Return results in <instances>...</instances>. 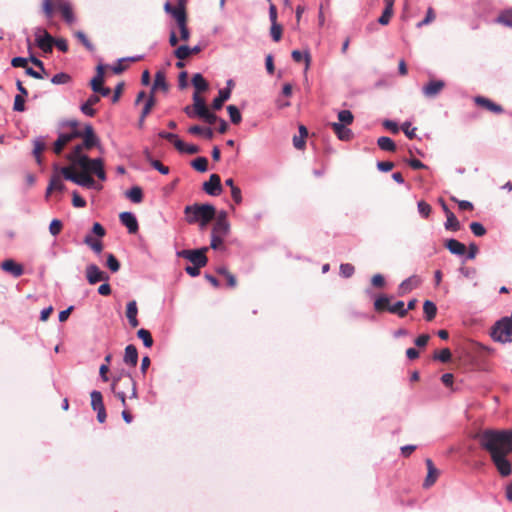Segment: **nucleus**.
Wrapping results in <instances>:
<instances>
[{
  "instance_id": "nucleus-24",
  "label": "nucleus",
  "mask_w": 512,
  "mask_h": 512,
  "mask_svg": "<svg viewBox=\"0 0 512 512\" xmlns=\"http://www.w3.org/2000/svg\"><path fill=\"white\" fill-rule=\"evenodd\" d=\"M137 314H138V308H137L136 301H134V300L130 301L127 304L126 317H127L129 324L132 328H136L139 325V321L137 319Z\"/></svg>"
},
{
  "instance_id": "nucleus-3",
  "label": "nucleus",
  "mask_w": 512,
  "mask_h": 512,
  "mask_svg": "<svg viewBox=\"0 0 512 512\" xmlns=\"http://www.w3.org/2000/svg\"><path fill=\"white\" fill-rule=\"evenodd\" d=\"M184 214L188 224L198 223L203 229L216 217V209L211 204L195 203L186 206L184 208Z\"/></svg>"
},
{
  "instance_id": "nucleus-59",
  "label": "nucleus",
  "mask_w": 512,
  "mask_h": 512,
  "mask_svg": "<svg viewBox=\"0 0 512 512\" xmlns=\"http://www.w3.org/2000/svg\"><path fill=\"white\" fill-rule=\"evenodd\" d=\"M175 57H177L179 60H184L191 56L190 54V47L187 45H181L174 51Z\"/></svg>"
},
{
  "instance_id": "nucleus-6",
  "label": "nucleus",
  "mask_w": 512,
  "mask_h": 512,
  "mask_svg": "<svg viewBox=\"0 0 512 512\" xmlns=\"http://www.w3.org/2000/svg\"><path fill=\"white\" fill-rule=\"evenodd\" d=\"M512 336V316L503 317L492 327L491 337L498 342H509Z\"/></svg>"
},
{
  "instance_id": "nucleus-58",
  "label": "nucleus",
  "mask_w": 512,
  "mask_h": 512,
  "mask_svg": "<svg viewBox=\"0 0 512 512\" xmlns=\"http://www.w3.org/2000/svg\"><path fill=\"white\" fill-rule=\"evenodd\" d=\"M435 18H436V15H435L434 9L432 7H429L428 10H427L425 18L422 21H420L419 23H417L416 26L418 28H421V27H423L425 25H428V24L432 23L435 20Z\"/></svg>"
},
{
  "instance_id": "nucleus-37",
  "label": "nucleus",
  "mask_w": 512,
  "mask_h": 512,
  "mask_svg": "<svg viewBox=\"0 0 512 512\" xmlns=\"http://www.w3.org/2000/svg\"><path fill=\"white\" fill-rule=\"evenodd\" d=\"M423 311H424L425 319L427 321H432L436 316L437 307L432 301L426 300L423 304Z\"/></svg>"
},
{
  "instance_id": "nucleus-2",
  "label": "nucleus",
  "mask_w": 512,
  "mask_h": 512,
  "mask_svg": "<svg viewBox=\"0 0 512 512\" xmlns=\"http://www.w3.org/2000/svg\"><path fill=\"white\" fill-rule=\"evenodd\" d=\"M482 449L490 456L512 452V429H486L476 435Z\"/></svg>"
},
{
  "instance_id": "nucleus-16",
  "label": "nucleus",
  "mask_w": 512,
  "mask_h": 512,
  "mask_svg": "<svg viewBox=\"0 0 512 512\" xmlns=\"http://www.w3.org/2000/svg\"><path fill=\"white\" fill-rule=\"evenodd\" d=\"M188 0H177L176 6H173L170 2L164 4V10L172 17L187 16L186 5Z\"/></svg>"
},
{
  "instance_id": "nucleus-28",
  "label": "nucleus",
  "mask_w": 512,
  "mask_h": 512,
  "mask_svg": "<svg viewBox=\"0 0 512 512\" xmlns=\"http://www.w3.org/2000/svg\"><path fill=\"white\" fill-rule=\"evenodd\" d=\"M96 71V75L90 81V86L94 93L100 90L104 83V67L102 65H98Z\"/></svg>"
},
{
  "instance_id": "nucleus-38",
  "label": "nucleus",
  "mask_w": 512,
  "mask_h": 512,
  "mask_svg": "<svg viewBox=\"0 0 512 512\" xmlns=\"http://www.w3.org/2000/svg\"><path fill=\"white\" fill-rule=\"evenodd\" d=\"M390 298L388 296L382 295L378 297L374 302V308L377 312L388 311L390 308Z\"/></svg>"
},
{
  "instance_id": "nucleus-42",
  "label": "nucleus",
  "mask_w": 512,
  "mask_h": 512,
  "mask_svg": "<svg viewBox=\"0 0 512 512\" xmlns=\"http://www.w3.org/2000/svg\"><path fill=\"white\" fill-rule=\"evenodd\" d=\"M90 396H91V406L94 411L105 407L104 403H103V397H102L101 392L94 390L91 392Z\"/></svg>"
},
{
  "instance_id": "nucleus-4",
  "label": "nucleus",
  "mask_w": 512,
  "mask_h": 512,
  "mask_svg": "<svg viewBox=\"0 0 512 512\" xmlns=\"http://www.w3.org/2000/svg\"><path fill=\"white\" fill-rule=\"evenodd\" d=\"M42 9L47 18H51L54 11H58L66 23L75 22L72 5L67 0H43Z\"/></svg>"
},
{
  "instance_id": "nucleus-7",
  "label": "nucleus",
  "mask_w": 512,
  "mask_h": 512,
  "mask_svg": "<svg viewBox=\"0 0 512 512\" xmlns=\"http://www.w3.org/2000/svg\"><path fill=\"white\" fill-rule=\"evenodd\" d=\"M207 251V247L194 250L186 249L178 252V256L187 259L193 265H196L198 267H205L208 262V258L206 256Z\"/></svg>"
},
{
  "instance_id": "nucleus-13",
  "label": "nucleus",
  "mask_w": 512,
  "mask_h": 512,
  "mask_svg": "<svg viewBox=\"0 0 512 512\" xmlns=\"http://www.w3.org/2000/svg\"><path fill=\"white\" fill-rule=\"evenodd\" d=\"M82 136V131L74 130L70 133L60 134L58 139L54 143L53 150L56 154H60L64 147L76 138H80Z\"/></svg>"
},
{
  "instance_id": "nucleus-40",
  "label": "nucleus",
  "mask_w": 512,
  "mask_h": 512,
  "mask_svg": "<svg viewBox=\"0 0 512 512\" xmlns=\"http://www.w3.org/2000/svg\"><path fill=\"white\" fill-rule=\"evenodd\" d=\"M159 137L171 142L176 149H182L183 147V141L180 140L176 134L161 131Z\"/></svg>"
},
{
  "instance_id": "nucleus-60",
  "label": "nucleus",
  "mask_w": 512,
  "mask_h": 512,
  "mask_svg": "<svg viewBox=\"0 0 512 512\" xmlns=\"http://www.w3.org/2000/svg\"><path fill=\"white\" fill-rule=\"evenodd\" d=\"M106 265L112 272H117L120 269L119 261L111 253L107 255Z\"/></svg>"
},
{
  "instance_id": "nucleus-43",
  "label": "nucleus",
  "mask_w": 512,
  "mask_h": 512,
  "mask_svg": "<svg viewBox=\"0 0 512 512\" xmlns=\"http://www.w3.org/2000/svg\"><path fill=\"white\" fill-rule=\"evenodd\" d=\"M155 103H156V100H155V97H154V94L153 92L151 93V95L148 97L144 107H143V110H142V113H141V117H140V124L143 123L144 119L147 117V115L151 112L152 108L155 106Z\"/></svg>"
},
{
  "instance_id": "nucleus-55",
  "label": "nucleus",
  "mask_w": 512,
  "mask_h": 512,
  "mask_svg": "<svg viewBox=\"0 0 512 512\" xmlns=\"http://www.w3.org/2000/svg\"><path fill=\"white\" fill-rule=\"evenodd\" d=\"M199 114H200V119L204 120L209 125H213L219 120L217 115L210 112V110L208 108Z\"/></svg>"
},
{
  "instance_id": "nucleus-21",
  "label": "nucleus",
  "mask_w": 512,
  "mask_h": 512,
  "mask_svg": "<svg viewBox=\"0 0 512 512\" xmlns=\"http://www.w3.org/2000/svg\"><path fill=\"white\" fill-rule=\"evenodd\" d=\"M331 128L337 137L342 141H349L353 136L352 131L341 123L333 122L331 123Z\"/></svg>"
},
{
  "instance_id": "nucleus-1",
  "label": "nucleus",
  "mask_w": 512,
  "mask_h": 512,
  "mask_svg": "<svg viewBox=\"0 0 512 512\" xmlns=\"http://www.w3.org/2000/svg\"><path fill=\"white\" fill-rule=\"evenodd\" d=\"M67 159L72 166L63 167L60 170L66 180L91 188L95 184L91 174H95L100 180L106 179L104 162L101 158L90 159L87 155H80V148L74 147L67 155Z\"/></svg>"
},
{
  "instance_id": "nucleus-64",
  "label": "nucleus",
  "mask_w": 512,
  "mask_h": 512,
  "mask_svg": "<svg viewBox=\"0 0 512 512\" xmlns=\"http://www.w3.org/2000/svg\"><path fill=\"white\" fill-rule=\"evenodd\" d=\"M62 222L58 219H53L49 225V231L53 236H57L62 230Z\"/></svg>"
},
{
  "instance_id": "nucleus-57",
  "label": "nucleus",
  "mask_w": 512,
  "mask_h": 512,
  "mask_svg": "<svg viewBox=\"0 0 512 512\" xmlns=\"http://www.w3.org/2000/svg\"><path fill=\"white\" fill-rule=\"evenodd\" d=\"M70 81H71V76L64 72L55 74L51 79V82L55 85L66 84V83H69Z\"/></svg>"
},
{
  "instance_id": "nucleus-8",
  "label": "nucleus",
  "mask_w": 512,
  "mask_h": 512,
  "mask_svg": "<svg viewBox=\"0 0 512 512\" xmlns=\"http://www.w3.org/2000/svg\"><path fill=\"white\" fill-rule=\"evenodd\" d=\"M229 232L230 223L227 220V213L225 211H221L216 217L211 234L225 238Z\"/></svg>"
},
{
  "instance_id": "nucleus-12",
  "label": "nucleus",
  "mask_w": 512,
  "mask_h": 512,
  "mask_svg": "<svg viewBox=\"0 0 512 512\" xmlns=\"http://www.w3.org/2000/svg\"><path fill=\"white\" fill-rule=\"evenodd\" d=\"M509 454L510 453H501L491 457V460L496 466L498 472L504 477L509 476L512 472L511 464L507 460V456Z\"/></svg>"
},
{
  "instance_id": "nucleus-62",
  "label": "nucleus",
  "mask_w": 512,
  "mask_h": 512,
  "mask_svg": "<svg viewBox=\"0 0 512 512\" xmlns=\"http://www.w3.org/2000/svg\"><path fill=\"white\" fill-rule=\"evenodd\" d=\"M470 229L472 233L477 237H481L486 233L485 227L479 222H472L470 224Z\"/></svg>"
},
{
  "instance_id": "nucleus-26",
  "label": "nucleus",
  "mask_w": 512,
  "mask_h": 512,
  "mask_svg": "<svg viewBox=\"0 0 512 512\" xmlns=\"http://www.w3.org/2000/svg\"><path fill=\"white\" fill-rule=\"evenodd\" d=\"M65 189V185L61 180L59 173H54L50 179V183L46 190V197H48L53 191L62 192Z\"/></svg>"
},
{
  "instance_id": "nucleus-17",
  "label": "nucleus",
  "mask_w": 512,
  "mask_h": 512,
  "mask_svg": "<svg viewBox=\"0 0 512 512\" xmlns=\"http://www.w3.org/2000/svg\"><path fill=\"white\" fill-rule=\"evenodd\" d=\"M120 222L124 225L130 234L138 232L139 225L135 215L131 212H122L119 215Z\"/></svg>"
},
{
  "instance_id": "nucleus-39",
  "label": "nucleus",
  "mask_w": 512,
  "mask_h": 512,
  "mask_svg": "<svg viewBox=\"0 0 512 512\" xmlns=\"http://www.w3.org/2000/svg\"><path fill=\"white\" fill-rule=\"evenodd\" d=\"M167 88H168V86H167V83H166L165 73L162 72V71H158L155 74V79H154L152 90L154 91V90H157V89H162V90L166 91Z\"/></svg>"
},
{
  "instance_id": "nucleus-35",
  "label": "nucleus",
  "mask_w": 512,
  "mask_h": 512,
  "mask_svg": "<svg viewBox=\"0 0 512 512\" xmlns=\"http://www.w3.org/2000/svg\"><path fill=\"white\" fill-rule=\"evenodd\" d=\"M225 184L231 188V196L234 202L236 204H240L242 202L241 189L234 184V180L232 178L226 179Z\"/></svg>"
},
{
  "instance_id": "nucleus-5",
  "label": "nucleus",
  "mask_w": 512,
  "mask_h": 512,
  "mask_svg": "<svg viewBox=\"0 0 512 512\" xmlns=\"http://www.w3.org/2000/svg\"><path fill=\"white\" fill-rule=\"evenodd\" d=\"M112 392L117 390H125L126 393L130 392V398H137L136 381L130 373L121 371L118 376L114 377L111 385Z\"/></svg>"
},
{
  "instance_id": "nucleus-56",
  "label": "nucleus",
  "mask_w": 512,
  "mask_h": 512,
  "mask_svg": "<svg viewBox=\"0 0 512 512\" xmlns=\"http://www.w3.org/2000/svg\"><path fill=\"white\" fill-rule=\"evenodd\" d=\"M283 28L279 23H271L270 34L275 42L281 40Z\"/></svg>"
},
{
  "instance_id": "nucleus-23",
  "label": "nucleus",
  "mask_w": 512,
  "mask_h": 512,
  "mask_svg": "<svg viewBox=\"0 0 512 512\" xmlns=\"http://www.w3.org/2000/svg\"><path fill=\"white\" fill-rule=\"evenodd\" d=\"M99 101L100 97L98 95H91L87 101L81 105V112L87 116L93 117L96 114V110L93 108V106L99 103Z\"/></svg>"
},
{
  "instance_id": "nucleus-32",
  "label": "nucleus",
  "mask_w": 512,
  "mask_h": 512,
  "mask_svg": "<svg viewBox=\"0 0 512 512\" xmlns=\"http://www.w3.org/2000/svg\"><path fill=\"white\" fill-rule=\"evenodd\" d=\"M192 84L195 88L194 93H201L208 89V82L204 79V77L200 73H196L192 77Z\"/></svg>"
},
{
  "instance_id": "nucleus-31",
  "label": "nucleus",
  "mask_w": 512,
  "mask_h": 512,
  "mask_svg": "<svg viewBox=\"0 0 512 512\" xmlns=\"http://www.w3.org/2000/svg\"><path fill=\"white\" fill-rule=\"evenodd\" d=\"M188 132L192 135H201L208 140L214 137V132L210 127L203 128L199 125H193L188 129Z\"/></svg>"
},
{
  "instance_id": "nucleus-14",
  "label": "nucleus",
  "mask_w": 512,
  "mask_h": 512,
  "mask_svg": "<svg viewBox=\"0 0 512 512\" xmlns=\"http://www.w3.org/2000/svg\"><path fill=\"white\" fill-rule=\"evenodd\" d=\"M203 190L211 196H218L222 192L221 178L218 174H211L209 180L204 182Z\"/></svg>"
},
{
  "instance_id": "nucleus-29",
  "label": "nucleus",
  "mask_w": 512,
  "mask_h": 512,
  "mask_svg": "<svg viewBox=\"0 0 512 512\" xmlns=\"http://www.w3.org/2000/svg\"><path fill=\"white\" fill-rule=\"evenodd\" d=\"M173 18L175 19L177 26L180 30V39L182 41H188L190 38V31L187 27V16Z\"/></svg>"
},
{
  "instance_id": "nucleus-47",
  "label": "nucleus",
  "mask_w": 512,
  "mask_h": 512,
  "mask_svg": "<svg viewBox=\"0 0 512 512\" xmlns=\"http://www.w3.org/2000/svg\"><path fill=\"white\" fill-rule=\"evenodd\" d=\"M137 336L143 341L145 347L150 348L153 345V338L148 330L144 328L139 329Z\"/></svg>"
},
{
  "instance_id": "nucleus-34",
  "label": "nucleus",
  "mask_w": 512,
  "mask_h": 512,
  "mask_svg": "<svg viewBox=\"0 0 512 512\" xmlns=\"http://www.w3.org/2000/svg\"><path fill=\"white\" fill-rule=\"evenodd\" d=\"M291 56H292V59L295 61V62H301L302 60H304L305 62V72L310 68V64H311V55L308 51H305L304 53H302L301 51L299 50H293L292 53H291Z\"/></svg>"
},
{
  "instance_id": "nucleus-52",
  "label": "nucleus",
  "mask_w": 512,
  "mask_h": 512,
  "mask_svg": "<svg viewBox=\"0 0 512 512\" xmlns=\"http://www.w3.org/2000/svg\"><path fill=\"white\" fill-rule=\"evenodd\" d=\"M452 353L450 349L444 348L440 351H436L433 355L434 360H439L443 363L449 362L451 360Z\"/></svg>"
},
{
  "instance_id": "nucleus-63",
  "label": "nucleus",
  "mask_w": 512,
  "mask_h": 512,
  "mask_svg": "<svg viewBox=\"0 0 512 512\" xmlns=\"http://www.w3.org/2000/svg\"><path fill=\"white\" fill-rule=\"evenodd\" d=\"M431 210L432 208L427 202L423 200L418 202V211L424 218L429 217Z\"/></svg>"
},
{
  "instance_id": "nucleus-11",
  "label": "nucleus",
  "mask_w": 512,
  "mask_h": 512,
  "mask_svg": "<svg viewBox=\"0 0 512 512\" xmlns=\"http://www.w3.org/2000/svg\"><path fill=\"white\" fill-rule=\"evenodd\" d=\"M86 278L89 284L94 285L100 281H108L109 276L95 264H89L85 270Z\"/></svg>"
},
{
  "instance_id": "nucleus-9",
  "label": "nucleus",
  "mask_w": 512,
  "mask_h": 512,
  "mask_svg": "<svg viewBox=\"0 0 512 512\" xmlns=\"http://www.w3.org/2000/svg\"><path fill=\"white\" fill-rule=\"evenodd\" d=\"M36 44L44 53H51L54 38L45 29L38 28L36 31Z\"/></svg>"
},
{
  "instance_id": "nucleus-30",
  "label": "nucleus",
  "mask_w": 512,
  "mask_h": 512,
  "mask_svg": "<svg viewBox=\"0 0 512 512\" xmlns=\"http://www.w3.org/2000/svg\"><path fill=\"white\" fill-rule=\"evenodd\" d=\"M89 246L96 254H100L103 250V243L100 239H96L92 234H87L83 241Z\"/></svg>"
},
{
  "instance_id": "nucleus-51",
  "label": "nucleus",
  "mask_w": 512,
  "mask_h": 512,
  "mask_svg": "<svg viewBox=\"0 0 512 512\" xmlns=\"http://www.w3.org/2000/svg\"><path fill=\"white\" fill-rule=\"evenodd\" d=\"M389 312L397 314L401 318L407 315V310L404 308L403 301H397L396 303L392 304L389 308Z\"/></svg>"
},
{
  "instance_id": "nucleus-20",
  "label": "nucleus",
  "mask_w": 512,
  "mask_h": 512,
  "mask_svg": "<svg viewBox=\"0 0 512 512\" xmlns=\"http://www.w3.org/2000/svg\"><path fill=\"white\" fill-rule=\"evenodd\" d=\"M444 86L445 83L442 80H431L423 87V93L426 97H434L442 91Z\"/></svg>"
},
{
  "instance_id": "nucleus-48",
  "label": "nucleus",
  "mask_w": 512,
  "mask_h": 512,
  "mask_svg": "<svg viewBox=\"0 0 512 512\" xmlns=\"http://www.w3.org/2000/svg\"><path fill=\"white\" fill-rule=\"evenodd\" d=\"M193 105L195 108H197V112L201 113L205 109H207V105L205 102V99L200 95V93H193Z\"/></svg>"
},
{
  "instance_id": "nucleus-46",
  "label": "nucleus",
  "mask_w": 512,
  "mask_h": 512,
  "mask_svg": "<svg viewBox=\"0 0 512 512\" xmlns=\"http://www.w3.org/2000/svg\"><path fill=\"white\" fill-rule=\"evenodd\" d=\"M497 22L512 28V9L503 11L497 18Z\"/></svg>"
},
{
  "instance_id": "nucleus-45",
  "label": "nucleus",
  "mask_w": 512,
  "mask_h": 512,
  "mask_svg": "<svg viewBox=\"0 0 512 512\" xmlns=\"http://www.w3.org/2000/svg\"><path fill=\"white\" fill-rule=\"evenodd\" d=\"M447 220L445 223V228L447 230L451 231H458L460 229V222L454 215V213H448V216H446Z\"/></svg>"
},
{
  "instance_id": "nucleus-36",
  "label": "nucleus",
  "mask_w": 512,
  "mask_h": 512,
  "mask_svg": "<svg viewBox=\"0 0 512 512\" xmlns=\"http://www.w3.org/2000/svg\"><path fill=\"white\" fill-rule=\"evenodd\" d=\"M377 145L381 150L384 151L394 152L396 150L395 142L391 138L386 136L378 138Z\"/></svg>"
},
{
  "instance_id": "nucleus-41",
  "label": "nucleus",
  "mask_w": 512,
  "mask_h": 512,
  "mask_svg": "<svg viewBox=\"0 0 512 512\" xmlns=\"http://www.w3.org/2000/svg\"><path fill=\"white\" fill-rule=\"evenodd\" d=\"M216 272L220 275H223L227 280V285L231 288L236 287L237 279L236 277L226 268V267H218Z\"/></svg>"
},
{
  "instance_id": "nucleus-25",
  "label": "nucleus",
  "mask_w": 512,
  "mask_h": 512,
  "mask_svg": "<svg viewBox=\"0 0 512 512\" xmlns=\"http://www.w3.org/2000/svg\"><path fill=\"white\" fill-rule=\"evenodd\" d=\"M123 361L125 364L135 367L138 362V351L137 348L130 344L125 348V354Z\"/></svg>"
},
{
  "instance_id": "nucleus-50",
  "label": "nucleus",
  "mask_w": 512,
  "mask_h": 512,
  "mask_svg": "<svg viewBox=\"0 0 512 512\" xmlns=\"http://www.w3.org/2000/svg\"><path fill=\"white\" fill-rule=\"evenodd\" d=\"M228 114L230 116V120L233 124L237 125L241 122L242 116L239 109L234 105H229L227 107Z\"/></svg>"
},
{
  "instance_id": "nucleus-44",
  "label": "nucleus",
  "mask_w": 512,
  "mask_h": 512,
  "mask_svg": "<svg viewBox=\"0 0 512 512\" xmlns=\"http://www.w3.org/2000/svg\"><path fill=\"white\" fill-rule=\"evenodd\" d=\"M127 197L134 203H140L143 200L142 189L138 186L132 187L127 192Z\"/></svg>"
},
{
  "instance_id": "nucleus-22",
  "label": "nucleus",
  "mask_w": 512,
  "mask_h": 512,
  "mask_svg": "<svg viewBox=\"0 0 512 512\" xmlns=\"http://www.w3.org/2000/svg\"><path fill=\"white\" fill-rule=\"evenodd\" d=\"M425 462H426L428 473H427L426 479L424 481V487L428 488L436 482L438 475H439V470L434 466L431 459H426Z\"/></svg>"
},
{
  "instance_id": "nucleus-49",
  "label": "nucleus",
  "mask_w": 512,
  "mask_h": 512,
  "mask_svg": "<svg viewBox=\"0 0 512 512\" xmlns=\"http://www.w3.org/2000/svg\"><path fill=\"white\" fill-rule=\"evenodd\" d=\"M46 149V144L42 139H36L34 141L33 154L38 163H41V154Z\"/></svg>"
},
{
  "instance_id": "nucleus-27",
  "label": "nucleus",
  "mask_w": 512,
  "mask_h": 512,
  "mask_svg": "<svg viewBox=\"0 0 512 512\" xmlns=\"http://www.w3.org/2000/svg\"><path fill=\"white\" fill-rule=\"evenodd\" d=\"M445 247L455 255H464L466 252V246L456 239H449L445 243Z\"/></svg>"
},
{
  "instance_id": "nucleus-54",
  "label": "nucleus",
  "mask_w": 512,
  "mask_h": 512,
  "mask_svg": "<svg viewBox=\"0 0 512 512\" xmlns=\"http://www.w3.org/2000/svg\"><path fill=\"white\" fill-rule=\"evenodd\" d=\"M338 119H339L338 123H341L343 125H350V124H352V122L354 120V116L351 113V111H349V110H341L338 113Z\"/></svg>"
},
{
  "instance_id": "nucleus-18",
  "label": "nucleus",
  "mask_w": 512,
  "mask_h": 512,
  "mask_svg": "<svg viewBox=\"0 0 512 512\" xmlns=\"http://www.w3.org/2000/svg\"><path fill=\"white\" fill-rule=\"evenodd\" d=\"M421 284V279L413 275L407 279H405L398 287V295L404 296L405 294L411 292L415 288H417Z\"/></svg>"
},
{
  "instance_id": "nucleus-10",
  "label": "nucleus",
  "mask_w": 512,
  "mask_h": 512,
  "mask_svg": "<svg viewBox=\"0 0 512 512\" xmlns=\"http://www.w3.org/2000/svg\"><path fill=\"white\" fill-rule=\"evenodd\" d=\"M81 137L83 138V143L75 146L80 148V155H84L83 149L90 150L98 144V138L95 135L94 129L91 125L85 126Z\"/></svg>"
},
{
  "instance_id": "nucleus-19",
  "label": "nucleus",
  "mask_w": 512,
  "mask_h": 512,
  "mask_svg": "<svg viewBox=\"0 0 512 512\" xmlns=\"http://www.w3.org/2000/svg\"><path fill=\"white\" fill-rule=\"evenodd\" d=\"M1 268L14 277H20L24 273L23 266L13 259L4 260L1 264Z\"/></svg>"
},
{
  "instance_id": "nucleus-33",
  "label": "nucleus",
  "mask_w": 512,
  "mask_h": 512,
  "mask_svg": "<svg viewBox=\"0 0 512 512\" xmlns=\"http://www.w3.org/2000/svg\"><path fill=\"white\" fill-rule=\"evenodd\" d=\"M230 95H231L230 89H221L219 91L218 96L212 102V108L214 110L221 109L224 102L230 98Z\"/></svg>"
},
{
  "instance_id": "nucleus-53",
  "label": "nucleus",
  "mask_w": 512,
  "mask_h": 512,
  "mask_svg": "<svg viewBox=\"0 0 512 512\" xmlns=\"http://www.w3.org/2000/svg\"><path fill=\"white\" fill-rule=\"evenodd\" d=\"M192 167L199 172H206L208 167V160L205 157H198L191 163Z\"/></svg>"
},
{
  "instance_id": "nucleus-61",
  "label": "nucleus",
  "mask_w": 512,
  "mask_h": 512,
  "mask_svg": "<svg viewBox=\"0 0 512 512\" xmlns=\"http://www.w3.org/2000/svg\"><path fill=\"white\" fill-rule=\"evenodd\" d=\"M355 272V268L350 263H343L340 265V274L345 277L349 278L351 277Z\"/></svg>"
},
{
  "instance_id": "nucleus-15",
  "label": "nucleus",
  "mask_w": 512,
  "mask_h": 512,
  "mask_svg": "<svg viewBox=\"0 0 512 512\" xmlns=\"http://www.w3.org/2000/svg\"><path fill=\"white\" fill-rule=\"evenodd\" d=\"M474 102L477 106L486 109L493 114H501L504 111L501 105L483 96H476L474 98Z\"/></svg>"
}]
</instances>
